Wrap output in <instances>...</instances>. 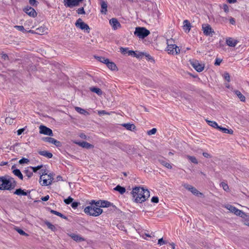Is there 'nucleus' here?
Returning a JSON list of instances; mask_svg holds the SVG:
<instances>
[{
    "mask_svg": "<svg viewBox=\"0 0 249 249\" xmlns=\"http://www.w3.org/2000/svg\"><path fill=\"white\" fill-rule=\"evenodd\" d=\"M39 133L50 136H53L52 130L50 128L42 125L39 126Z\"/></svg>",
    "mask_w": 249,
    "mask_h": 249,
    "instance_id": "9d476101",
    "label": "nucleus"
},
{
    "mask_svg": "<svg viewBox=\"0 0 249 249\" xmlns=\"http://www.w3.org/2000/svg\"><path fill=\"white\" fill-rule=\"evenodd\" d=\"M224 78L225 79V80H226L228 82H230V74L229 73L226 72L224 73Z\"/></svg>",
    "mask_w": 249,
    "mask_h": 249,
    "instance_id": "49530a36",
    "label": "nucleus"
},
{
    "mask_svg": "<svg viewBox=\"0 0 249 249\" xmlns=\"http://www.w3.org/2000/svg\"><path fill=\"white\" fill-rule=\"evenodd\" d=\"M89 89L91 91L96 93L98 95H101L103 93L101 89L98 88L90 87Z\"/></svg>",
    "mask_w": 249,
    "mask_h": 249,
    "instance_id": "a878e982",
    "label": "nucleus"
},
{
    "mask_svg": "<svg viewBox=\"0 0 249 249\" xmlns=\"http://www.w3.org/2000/svg\"><path fill=\"white\" fill-rule=\"evenodd\" d=\"M96 206L99 207H109L112 205V204L107 201H98L95 203Z\"/></svg>",
    "mask_w": 249,
    "mask_h": 249,
    "instance_id": "2eb2a0df",
    "label": "nucleus"
},
{
    "mask_svg": "<svg viewBox=\"0 0 249 249\" xmlns=\"http://www.w3.org/2000/svg\"><path fill=\"white\" fill-rule=\"evenodd\" d=\"M122 126L124 127L126 129L130 131H134L136 129V126L134 124L130 123L123 124Z\"/></svg>",
    "mask_w": 249,
    "mask_h": 249,
    "instance_id": "412c9836",
    "label": "nucleus"
},
{
    "mask_svg": "<svg viewBox=\"0 0 249 249\" xmlns=\"http://www.w3.org/2000/svg\"><path fill=\"white\" fill-rule=\"evenodd\" d=\"M183 29L187 33L189 32L192 27L190 22L188 20L186 19L183 21Z\"/></svg>",
    "mask_w": 249,
    "mask_h": 249,
    "instance_id": "6ab92c4d",
    "label": "nucleus"
},
{
    "mask_svg": "<svg viewBox=\"0 0 249 249\" xmlns=\"http://www.w3.org/2000/svg\"><path fill=\"white\" fill-rule=\"evenodd\" d=\"M202 30L203 34L206 36H213L215 34L213 29L209 24H203L202 25Z\"/></svg>",
    "mask_w": 249,
    "mask_h": 249,
    "instance_id": "39448f33",
    "label": "nucleus"
},
{
    "mask_svg": "<svg viewBox=\"0 0 249 249\" xmlns=\"http://www.w3.org/2000/svg\"><path fill=\"white\" fill-rule=\"evenodd\" d=\"M187 158L192 162L195 163V164H197L198 161H197V159L196 158V157L188 155V156H187Z\"/></svg>",
    "mask_w": 249,
    "mask_h": 249,
    "instance_id": "4c0bfd02",
    "label": "nucleus"
},
{
    "mask_svg": "<svg viewBox=\"0 0 249 249\" xmlns=\"http://www.w3.org/2000/svg\"><path fill=\"white\" fill-rule=\"evenodd\" d=\"M107 3L105 1H102L101 2V12L103 14H106V12L107 11Z\"/></svg>",
    "mask_w": 249,
    "mask_h": 249,
    "instance_id": "393cba45",
    "label": "nucleus"
},
{
    "mask_svg": "<svg viewBox=\"0 0 249 249\" xmlns=\"http://www.w3.org/2000/svg\"><path fill=\"white\" fill-rule=\"evenodd\" d=\"M13 173L15 176L18 177L20 179H23V175L19 169H16L14 170L13 171Z\"/></svg>",
    "mask_w": 249,
    "mask_h": 249,
    "instance_id": "473e14b6",
    "label": "nucleus"
},
{
    "mask_svg": "<svg viewBox=\"0 0 249 249\" xmlns=\"http://www.w3.org/2000/svg\"><path fill=\"white\" fill-rule=\"evenodd\" d=\"M217 129L222 132L223 133H227V134H233V131L230 129H228L226 128H225V127H223L221 126H218Z\"/></svg>",
    "mask_w": 249,
    "mask_h": 249,
    "instance_id": "4be33fe9",
    "label": "nucleus"
},
{
    "mask_svg": "<svg viewBox=\"0 0 249 249\" xmlns=\"http://www.w3.org/2000/svg\"><path fill=\"white\" fill-rule=\"evenodd\" d=\"M75 24L77 28H79L81 30H84L86 31L87 33L89 32L90 28L89 25L85 23L84 22H83L81 18H78L76 20Z\"/></svg>",
    "mask_w": 249,
    "mask_h": 249,
    "instance_id": "423d86ee",
    "label": "nucleus"
},
{
    "mask_svg": "<svg viewBox=\"0 0 249 249\" xmlns=\"http://www.w3.org/2000/svg\"><path fill=\"white\" fill-rule=\"evenodd\" d=\"M127 54H128V55H131V56H134V55H136V52H135L133 51L128 50Z\"/></svg>",
    "mask_w": 249,
    "mask_h": 249,
    "instance_id": "13d9d810",
    "label": "nucleus"
},
{
    "mask_svg": "<svg viewBox=\"0 0 249 249\" xmlns=\"http://www.w3.org/2000/svg\"><path fill=\"white\" fill-rule=\"evenodd\" d=\"M1 58L4 60H6L9 59L8 56L5 53L2 54Z\"/></svg>",
    "mask_w": 249,
    "mask_h": 249,
    "instance_id": "0e129e2a",
    "label": "nucleus"
},
{
    "mask_svg": "<svg viewBox=\"0 0 249 249\" xmlns=\"http://www.w3.org/2000/svg\"><path fill=\"white\" fill-rule=\"evenodd\" d=\"M42 139L44 142H46L50 143H53L57 147H59L61 145V143L59 141L51 137H43Z\"/></svg>",
    "mask_w": 249,
    "mask_h": 249,
    "instance_id": "9b49d317",
    "label": "nucleus"
},
{
    "mask_svg": "<svg viewBox=\"0 0 249 249\" xmlns=\"http://www.w3.org/2000/svg\"><path fill=\"white\" fill-rule=\"evenodd\" d=\"M25 130V128H21V129H18V131H17V133H18V135H21L23 132V131Z\"/></svg>",
    "mask_w": 249,
    "mask_h": 249,
    "instance_id": "338daca9",
    "label": "nucleus"
},
{
    "mask_svg": "<svg viewBox=\"0 0 249 249\" xmlns=\"http://www.w3.org/2000/svg\"><path fill=\"white\" fill-rule=\"evenodd\" d=\"M14 194L18 195V196H27V193L25 192L23 190H22L21 188H19L17 189L14 192Z\"/></svg>",
    "mask_w": 249,
    "mask_h": 249,
    "instance_id": "c85d7f7f",
    "label": "nucleus"
},
{
    "mask_svg": "<svg viewBox=\"0 0 249 249\" xmlns=\"http://www.w3.org/2000/svg\"><path fill=\"white\" fill-rule=\"evenodd\" d=\"M98 114L99 115L109 114V113L107 112L105 110H100V111H98Z\"/></svg>",
    "mask_w": 249,
    "mask_h": 249,
    "instance_id": "69168bd1",
    "label": "nucleus"
},
{
    "mask_svg": "<svg viewBox=\"0 0 249 249\" xmlns=\"http://www.w3.org/2000/svg\"><path fill=\"white\" fill-rule=\"evenodd\" d=\"M109 23L114 30H116L121 27V24L115 18H112L110 19Z\"/></svg>",
    "mask_w": 249,
    "mask_h": 249,
    "instance_id": "ddd939ff",
    "label": "nucleus"
},
{
    "mask_svg": "<svg viewBox=\"0 0 249 249\" xmlns=\"http://www.w3.org/2000/svg\"><path fill=\"white\" fill-rule=\"evenodd\" d=\"M14 28L20 31L23 32H24L25 31L24 28L23 26L16 25L14 26Z\"/></svg>",
    "mask_w": 249,
    "mask_h": 249,
    "instance_id": "8fccbe9b",
    "label": "nucleus"
},
{
    "mask_svg": "<svg viewBox=\"0 0 249 249\" xmlns=\"http://www.w3.org/2000/svg\"><path fill=\"white\" fill-rule=\"evenodd\" d=\"M47 29L43 26L38 27L36 29L35 31L29 30L28 32L32 34H37L39 35L43 34L46 32Z\"/></svg>",
    "mask_w": 249,
    "mask_h": 249,
    "instance_id": "4468645a",
    "label": "nucleus"
},
{
    "mask_svg": "<svg viewBox=\"0 0 249 249\" xmlns=\"http://www.w3.org/2000/svg\"><path fill=\"white\" fill-rule=\"evenodd\" d=\"M235 215L239 216H242V215H245V213L242 211L238 209H236L234 213Z\"/></svg>",
    "mask_w": 249,
    "mask_h": 249,
    "instance_id": "58836bf2",
    "label": "nucleus"
},
{
    "mask_svg": "<svg viewBox=\"0 0 249 249\" xmlns=\"http://www.w3.org/2000/svg\"><path fill=\"white\" fill-rule=\"evenodd\" d=\"M106 64L107 67L112 71H115L117 70V66L113 62H110L109 59L107 60Z\"/></svg>",
    "mask_w": 249,
    "mask_h": 249,
    "instance_id": "aec40b11",
    "label": "nucleus"
},
{
    "mask_svg": "<svg viewBox=\"0 0 249 249\" xmlns=\"http://www.w3.org/2000/svg\"><path fill=\"white\" fill-rule=\"evenodd\" d=\"M159 161L160 164L168 169H171L172 168V165L170 163L167 162L163 160H159Z\"/></svg>",
    "mask_w": 249,
    "mask_h": 249,
    "instance_id": "7c9ffc66",
    "label": "nucleus"
},
{
    "mask_svg": "<svg viewBox=\"0 0 249 249\" xmlns=\"http://www.w3.org/2000/svg\"><path fill=\"white\" fill-rule=\"evenodd\" d=\"M223 9L226 13L229 12V7L227 4H223Z\"/></svg>",
    "mask_w": 249,
    "mask_h": 249,
    "instance_id": "4d7b16f0",
    "label": "nucleus"
},
{
    "mask_svg": "<svg viewBox=\"0 0 249 249\" xmlns=\"http://www.w3.org/2000/svg\"><path fill=\"white\" fill-rule=\"evenodd\" d=\"M76 12L78 14H85V11L84 10V7L78 8L76 10Z\"/></svg>",
    "mask_w": 249,
    "mask_h": 249,
    "instance_id": "a18cd8bd",
    "label": "nucleus"
},
{
    "mask_svg": "<svg viewBox=\"0 0 249 249\" xmlns=\"http://www.w3.org/2000/svg\"><path fill=\"white\" fill-rule=\"evenodd\" d=\"M225 207L232 213H234L235 211L237 209L236 207H235L231 205H229V204L226 205L225 206Z\"/></svg>",
    "mask_w": 249,
    "mask_h": 249,
    "instance_id": "c9c22d12",
    "label": "nucleus"
},
{
    "mask_svg": "<svg viewBox=\"0 0 249 249\" xmlns=\"http://www.w3.org/2000/svg\"><path fill=\"white\" fill-rule=\"evenodd\" d=\"M15 229L18 233H19L21 235H24L26 236H28V234L26 233L25 231H24L22 230L18 227H16Z\"/></svg>",
    "mask_w": 249,
    "mask_h": 249,
    "instance_id": "e433bc0d",
    "label": "nucleus"
},
{
    "mask_svg": "<svg viewBox=\"0 0 249 249\" xmlns=\"http://www.w3.org/2000/svg\"><path fill=\"white\" fill-rule=\"evenodd\" d=\"M236 95L240 99L242 102H245L246 100L245 97L241 93L239 90H235L234 91Z\"/></svg>",
    "mask_w": 249,
    "mask_h": 249,
    "instance_id": "cd10ccee",
    "label": "nucleus"
},
{
    "mask_svg": "<svg viewBox=\"0 0 249 249\" xmlns=\"http://www.w3.org/2000/svg\"><path fill=\"white\" fill-rule=\"evenodd\" d=\"M222 61V60L220 59H216L215 62L214 64L215 65H219Z\"/></svg>",
    "mask_w": 249,
    "mask_h": 249,
    "instance_id": "774afa93",
    "label": "nucleus"
},
{
    "mask_svg": "<svg viewBox=\"0 0 249 249\" xmlns=\"http://www.w3.org/2000/svg\"><path fill=\"white\" fill-rule=\"evenodd\" d=\"M134 35L140 38H144L150 34V31L144 27H138L135 28Z\"/></svg>",
    "mask_w": 249,
    "mask_h": 249,
    "instance_id": "20e7f679",
    "label": "nucleus"
},
{
    "mask_svg": "<svg viewBox=\"0 0 249 249\" xmlns=\"http://www.w3.org/2000/svg\"><path fill=\"white\" fill-rule=\"evenodd\" d=\"M29 161V160L24 158H22L19 160V163L20 164L28 163Z\"/></svg>",
    "mask_w": 249,
    "mask_h": 249,
    "instance_id": "09e8293b",
    "label": "nucleus"
},
{
    "mask_svg": "<svg viewBox=\"0 0 249 249\" xmlns=\"http://www.w3.org/2000/svg\"><path fill=\"white\" fill-rule=\"evenodd\" d=\"M96 59L98 61H100L101 62H102L105 64L106 63V62H107V60H108V59L107 58H106L105 57H101V56H98L96 57Z\"/></svg>",
    "mask_w": 249,
    "mask_h": 249,
    "instance_id": "79ce46f5",
    "label": "nucleus"
},
{
    "mask_svg": "<svg viewBox=\"0 0 249 249\" xmlns=\"http://www.w3.org/2000/svg\"><path fill=\"white\" fill-rule=\"evenodd\" d=\"M206 121L209 125L213 127V128L217 129L219 125H218L216 122L214 121H209L207 120H206Z\"/></svg>",
    "mask_w": 249,
    "mask_h": 249,
    "instance_id": "f704fd0d",
    "label": "nucleus"
},
{
    "mask_svg": "<svg viewBox=\"0 0 249 249\" xmlns=\"http://www.w3.org/2000/svg\"><path fill=\"white\" fill-rule=\"evenodd\" d=\"M70 236L72 239L77 242H81L85 240L84 238L79 235L71 234Z\"/></svg>",
    "mask_w": 249,
    "mask_h": 249,
    "instance_id": "5701e85b",
    "label": "nucleus"
},
{
    "mask_svg": "<svg viewBox=\"0 0 249 249\" xmlns=\"http://www.w3.org/2000/svg\"><path fill=\"white\" fill-rule=\"evenodd\" d=\"M43 183L42 184V185L47 186L50 185L52 183V180H51V178H46L45 177H42Z\"/></svg>",
    "mask_w": 249,
    "mask_h": 249,
    "instance_id": "2f4dec72",
    "label": "nucleus"
},
{
    "mask_svg": "<svg viewBox=\"0 0 249 249\" xmlns=\"http://www.w3.org/2000/svg\"><path fill=\"white\" fill-rule=\"evenodd\" d=\"M75 109L76 111H77L78 112L81 114H84L85 115H88L89 114L88 111L80 107H75Z\"/></svg>",
    "mask_w": 249,
    "mask_h": 249,
    "instance_id": "c756f323",
    "label": "nucleus"
},
{
    "mask_svg": "<svg viewBox=\"0 0 249 249\" xmlns=\"http://www.w3.org/2000/svg\"><path fill=\"white\" fill-rule=\"evenodd\" d=\"M24 173L28 177V178H31L33 176V172L29 169L25 170Z\"/></svg>",
    "mask_w": 249,
    "mask_h": 249,
    "instance_id": "a19ab883",
    "label": "nucleus"
},
{
    "mask_svg": "<svg viewBox=\"0 0 249 249\" xmlns=\"http://www.w3.org/2000/svg\"><path fill=\"white\" fill-rule=\"evenodd\" d=\"M29 2L31 5L35 6L36 5L37 1L36 0H30Z\"/></svg>",
    "mask_w": 249,
    "mask_h": 249,
    "instance_id": "680f3d73",
    "label": "nucleus"
},
{
    "mask_svg": "<svg viewBox=\"0 0 249 249\" xmlns=\"http://www.w3.org/2000/svg\"><path fill=\"white\" fill-rule=\"evenodd\" d=\"M79 204H80L79 202H73L71 203V206L72 208H73V209H75L78 207V206Z\"/></svg>",
    "mask_w": 249,
    "mask_h": 249,
    "instance_id": "5fc2aeb1",
    "label": "nucleus"
},
{
    "mask_svg": "<svg viewBox=\"0 0 249 249\" xmlns=\"http://www.w3.org/2000/svg\"><path fill=\"white\" fill-rule=\"evenodd\" d=\"M38 153L42 156H43L44 157H46L48 158H51L53 157V154L48 152L47 151H40L38 152Z\"/></svg>",
    "mask_w": 249,
    "mask_h": 249,
    "instance_id": "b1692460",
    "label": "nucleus"
},
{
    "mask_svg": "<svg viewBox=\"0 0 249 249\" xmlns=\"http://www.w3.org/2000/svg\"><path fill=\"white\" fill-rule=\"evenodd\" d=\"M144 55H145V53H144L140 52L138 53H136V55H134V57H136L137 58H142Z\"/></svg>",
    "mask_w": 249,
    "mask_h": 249,
    "instance_id": "603ef678",
    "label": "nucleus"
},
{
    "mask_svg": "<svg viewBox=\"0 0 249 249\" xmlns=\"http://www.w3.org/2000/svg\"><path fill=\"white\" fill-rule=\"evenodd\" d=\"M190 64L197 72H201L204 70V65L202 63H200L196 60L190 61Z\"/></svg>",
    "mask_w": 249,
    "mask_h": 249,
    "instance_id": "0eeeda50",
    "label": "nucleus"
},
{
    "mask_svg": "<svg viewBox=\"0 0 249 249\" xmlns=\"http://www.w3.org/2000/svg\"><path fill=\"white\" fill-rule=\"evenodd\" d=\"M156 131H157V129L155 128H153L147 132V134L149 135L155 134L156 133Z\"/></svg>",
    "mask_w": 249,
    "mask_h": 249,
    "instance_id": "3c124183",
    "label": "nucleus"
},
{
    "mask_svg": "<svg viewBox=\"0 0 249 249\" xmlns=\"http://www.w3.org/2000/svg\"><path fill=\"white\" fill-rule=\"evenodd\" d=\"M184 188L187 189L188 191L192 192V194L196 196H198L199 195L200 196H202V194L200 193L196 188L193 186L189 185L188 184H184L183 185Z\"/></svg>",
    "mask_w": 249,
    "mask_h": 249,
    "instance_id": "f8f14e48",
    "label": "nucleus"
},
{
    "mask_svg": "<svg viewBox=\"0 0 249 249\" xmlns=\"http://www.w3.org/2000/svg\"><path fill=\"white\" fill-rule=\"evenodd\" d=\"M95 200H92L90 202V206L86 207L84 209V212L90 216H97L103 213V210L95 204Z\"/></svg>",
    "mask_w": 249,
    "mask_h": 249,
    "instance_id": "7ed1b4c3",
    "label": "nucleus"
},
{
    "mask_svg": "<svg viewBox=\"0 0 249 249\" xmlns=\"http://www.w3.org/2000/svg\"><path fill=\"white\" fill-rule=\"evenodd\" d=\"M84 0H64V4L66 7L72 8L77 6Z\"/></svg>",
    "mask_w": 249,
    "mask_h": 249,
    "instance_id": "6e6552de",
    "label": "nucleus"
},
{
    "mask_svg": "<svg viewBox=\"0 0 249 249\" xmlns=\"http://www.w3.org/2000/svg\"><path fill=\"white\" fill-rule=\"evenodd\" d=\"M165 244H166V242L163 240L162 238L158 240V244L160 245H162Z\"/></svg>",
    "mask_w": 249,
    "mask_h": 249,
    "instance_id": "6e6d98bb",
    "label": "nucleus"
},
{
    "mask_svg": "<svg viewBox=\"0 0 249 249\" xmlns=\"http://www.w3.org/2000/svg\"><path fill=\"white\" fill-rule=\"evenodd\" d=\"M167 51L169 53L172 54H178L180 52L178 47L175 44H168L167 47Z\"/></svg>",
    "mask_w": 249,
    "mask_h": 249,
    "instance_id": "1a4fd4ad",
    "label": "nucleus"
},
{
    "mask_svg": "<svg viewBox=\"0 0 249 249\" xmlns=\"http://www.w3.org/2000/svg\"><path fill=\"white\" fill-rule=\"evenodd\" d=\"M133 199L137 203H142L145 201L150 196V192L147 189L143 187H136L131 192Z\"/></svg>",
    "mask_w": 249,
    "mask_h": 249,
    "instance_id": "f257e3e1",
    "label": "nucleus"
},
{
    "mask_svg": "<svg viewBox=\"0 0 249 249\" xmlns=\"http://www.w3.org/2000/svg\"><path fill=\"white\" fill-rule=\"evenodd\" d=\"M5 122L6 123H9V124L13 123V119L11 118H9V117H6L5 119Z\"/></svg>",
    "mask_w": 249,
    "mask_h": 249,
    "instance_id": "bf43d9fd",
    "label": "nucleus"
},
{
    "mask_svg": "<svg viewBox=\"0 0 249 249\" xmlns=\"http://www.w3.org/2000/svg\"><path fill=\"white\" fill-rule=\"evenodd\" d=\"M114 190L119 192L122 195L124 194L126 191V189L124 187H122L119 185H117L115 188H114Z\"/></svg>",
    "mask_w": 249,
    "mask_h": 249,
    "instance_id": "bb28decb",
    "label": "nucleus"
},
{
    "mask_svg": "<svg viewBox=\"0 0 249 249\" xmlns=\"http://www.w3.org/2000/svg\"><path fill=\"white\" fill-rule=\"evenodd\" d=\"M41 172H42V175L41 176V177L40 178V180H41L42 179V177L43 176L47 175V174L46 172V170H41Z\"/></svg>",
    "mask_w": 249,
    "mask_h": 249,
    "instance_id": "e2e57ef3",
    "label": "nucleus"
},
{
    "mask_svg": "<svg viewBox=\"0 0 249 249\" xmlns=\"http://www.w3.org/2000/svg\"><path fill=\"white\" fill-rule=\"evenodd\" d=\"M16 186L13 178L8 176H0V190H11Z\"/></svg>",
    "mask_w": 249,
    "mask_h": 249,
    "instance_id": "f03ea898",
    "label": "nucleus"
},
{
    "mask_svg": "<svg viewBox=\"0 0 249 249\" xmlns=\"http://www.w3.org/2000/svg\"><path fill=\"white\" fill-rule=\"evenodd\" d=\"M24 12L30 16L35 17L36 16V13L35 9L31 7H27L24 9Z\"/></svg>",
    "mask_w": 249,
    "mask_h": 249,
    "instance_id": "dca6fc26",
    "label": "nucleus"
},
{
    "mask_svg": "<svg viewBox=\"0 0 249 249\" xmlns=\"http://www.w3.org/2000/svg\"><path fill=\"white\" fill-rule=\"evenodd\" d=\"M220 186L223 188V189L225 191H229V186L228 185V184L227 183H226L225 182H222L220 183Z\"/></svg>",
    "mask_w": 249,
    "mask_h": 249,
    "instance_id": "ea45409f",
    "label": "nucleus"
},
{
    "mask_svg": "<svg viewBox=\"0 0 249 249\" xmlns=\"http://www.w3.org/2000/svg\"><path fill=\"white\" fill-rule=\"evenodd\" d=\"M151 201L153 203H158L159 202V198L157 196H153L151 199Z\"/></svg>",
    "mask_w": 249,
    "mask_h": 249,
    "instance_id": "052dcab7",
    "label": "nucleus"
},
{
    "mask_svg": "<svg viewBox=\"0 0 249 249\" xmlns=\"http://www.w3.org/2000/svg\"><path fill=\"white\" fill-rule=\"evenodd\" d=\"M43 167L42 165H38L36 167H30V168L32 169L33 171L35 173L36 172L37 170L41 169Z\"/></svg>",
    "mask_w": 249,
    "mask_h": 249,
    "instance_id": "c03bdc74",
    "label": "nucleus"
},
{
    "mask_svg": "<svg viewBox=\"0 0 249 249\" xmlns=\"http://www.w3.org/2000/svg\"><path fill=\"white\" fill-rule=\"evenodd\" d=\"M128 50V49L127 48H124L123 47L120 48L121 52L124 54L127 53Z\"/></svg>",
    "mask_w": 249,
    "mask_h": 249,
    "instance_id": "864d4df0",
    "label": "nucleus"
},
{
    "mask_svg": "<svg viewBox=\"0 0 249 249\" xmlns=\"http://www.w3.org/2000/svg\"><path fill=\"white\" fill-rule=\"evenodd\" d=\"M73 200V199L72 198H71V196H69L67 199L64 200V202L66 204H69L72 203Z\"/></svg>",
    "mask_w": 249,
    "mask_h": 249,
    "instance_id": "de8ad7c7",
    "label": "nucleus"
},
{
    "mask_svg": "<svg viewBox=\"0 0 249 249\" xmlns=\"http://www.w3.org/2000/svg\"><path fill=\"white\" fill-rule=\"evenodd\" d=\"M45 224L46 225V226L48 227V228L52 230V231H54L55 229L54 225H53L50 222H49L48 221L45 222Z\"/></svg>",
    "mask_w": 249,
    "mask_h": 249,
    "instance_id": "37998d69",
    "label": "nucleus"
},
{
    "mask_svg": "<svg viewBox=\"0 0 249 249\" xmlns=\"http://www.w3.org/2000/svg\"><path fill=\"white\" fill-rule=\"evenodd\" d=\"M50 212L52 213H53L54 214H55L58 216H60V217L63 218V219H67V217L66 216H65L64 215H63V214H62L61 213L58 212H57V211H55L54 210H51L50 211Z\"/></svg>",
    "mask_w": 249,
    "mask_h": 249,
    "instance_id": "72a5a7b5",
    "label": "nucleus"
},
{
    "mask_svg": "<svg viewBox=\"0 0 249 249\" xmlns=\"http://www.w3.org/2000/svg\"><path fill=\"white\" fill-rule=\"evenodd\" d=\"M226 44L230 46V47H235L237 43L238 42V41L236 40V39H234L231 37H229L228 38L226 39Z\"/></svg>",
    "mask_w": 249,
    "mask_h": 249,
    "instance_id": "f3484780",
    "label": "nucleus"
},
{
    "mask_svg": "<svg viewBox=\"0 0 249 249\" xmlns=\"http://www.w3.org/2000/svg\"><path fill=\"white\" fill-rule=\"evenodd\" d=\"M75 143L77 144L78 145L83 147L86 148L87 149H90L93 148V145L87 142H76Z\"/></svg>",
    "mask_w": 249,
    "mask_h": 249,
    "instance_id": "a211bd4d",
    "label": "nucleus"
}]
</instances>
